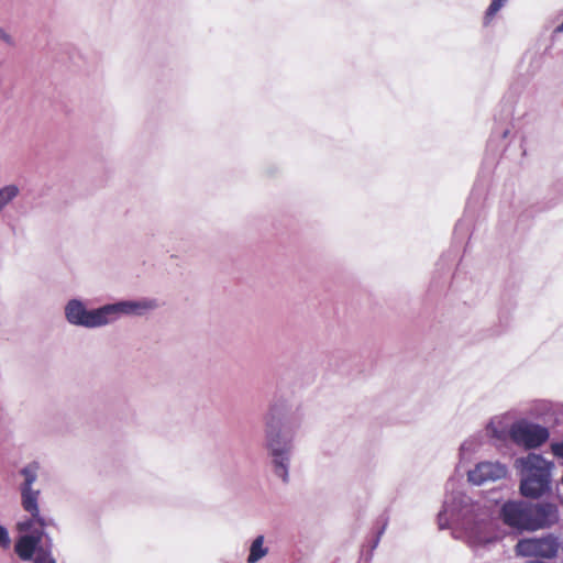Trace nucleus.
<instances>
[{"label": "nucleus", "instance_id": "obj_1", "mask_svg": "<svg viewBox=\"0 0 563 563\" xmlns=\"http://www.w3.org/2000/svg\"><path fill=\"white\" fill-rule=\"evenodd\" d=\"M494 514L487 501H474L464 493L454 492L446 496L438 522L440 529L451 522L457 525L471 547H482L497 539Z\"/></svg>", "mask_w": 563, "mask_h": 563}, {"label": "nucleus", "instance_id": "obj_2", "mask_svg": "<svg viewBox=\"0 0 563 563\" xmlns=\"http://www.w3.org/2000/svg\"><path fill=\"white\" fill-rule=\"evenodd\" d=\"M158 308L152 298L119 300L89 309L79 298L69 299L64 307L66 321L74 327L99 329L117 322L123 316L141 317Z\"/></svg>", "mask_w": 563, "mask_h": 563}, {"label": "nucleus", "instance_id": "obj_3", "mask_svg": "<svg viewBox=\"0 0 563 563\" xmlns=\"http://www.w3.org/2000/svg\"><path fill=\"white\" fill-rule=\"evenodd\" d=\"M300 422L292 417L273 420L266 430V448L271 457L274 474L283 483L289 481V470L295 450V437Z\"/></svg>", "mask_w": 563, "mask_h": 563}, {"label": "nucleus", "instance_id": "obj_4", "mask_svg": "<svg viewBox=\"0 0 563 563\" xmlns=\"http://www.w3.org/2000/svg\"><path fill=\"white\" fill-rule=\"evenodd\" d=\"M519 476V492L527 498H539L551 490L554 463L538 453H528L514 462Z\"/></svg>", "mask_w": 563, "mask_h": 563}, {"label": "nucleus", "instance_id": "obj_5", "mask_svg": "<svg viewBox=\"0 0 563 563\" xmlns=\"http://www.w3.org/2000/svg\"><path fill=\"white\" fill-rule=\"evenodd\" d=\"M499 515L505 525L519 531H534L558 521V508L553 504L510 500L503 505Z\"/></svg>", "mask_w": 563, "mask_h": 563}, {"label": "nucleus", "instance_id": "obj_6", "mask_svg": "<svg viewBox=\"0 0 563 563\" xmlns=\"http://www.w3.org/2000/svg\"><path fill=\"white\" fill-rule=\"evenodd\" d=\"M550 438L547 427L532 422L526 418L517 419L512 430L511 442L525 450H536L542 446Z\"/></svg>", "mask_w": 563, "mask_h": 563}, {"label": "nucleus", "instance_id": "obj_7", "mask_svg": "<svg viewBox=\"0 0 563 563\" xmlns=\"http://www.w3.org/2000/svg\"><path fill=\"white\" fill-rule=\"evenodd\" d=\"M38 473L40 464L37 462L25 464L16 473L21 506H26L33 510H35V505H38L41 496V488L36 486Z\"/></svg>", "mask_w": 563, "mask_h": 563}, {"label": "nucleus", "instance_id": "obj_8", "mask_svg": "<svg viewBox=\"0 0 563 563\" xmlns=\"http://www.w3.org/2000/svg\"><path fill=\"white\" fill-rule=\"evenodd\" d=\"M508 466L500 461H482L467 472L471 484L482 486L501 481L508 476Z\"/></svg>", "mask_w": 563, "mask_h": 563}, {"label": "nucleus", "instance_id": "obj_9", "mask_svg": "<svg viewBox=\"0 0 563 563\" xmlns=\"http://www.w3.org/2000/svg\"><path fill=\"white\" fill-rule=\"evenodd\" d=\"M560 543L551 534L543 538L522 539L516 545V552L520 556H540L545 559L554 558L559 551Z\"/></svg>", "mask_w": 563, "mask_h": 563}, {"label": "nucleus", "instance_id": "obj_10", "mask_svg": "<svg viewBox=\"0 0 563 563\" xmlns=\"http://www.w3.org/2000/svg\"><path fill=\"white\" fill-rule=\"evenodd\" d=\"M517 422L514 411H505L493 416L485 427L486 435L495 445L511 441L512 430Z\"/></svg>", "mask_w": 563, "mask_h": 563}, {"label": "nucleus", "instance_id": "obj_11", "mask_svg": "<svg viewBox=\"0 0 563 563\" xmlns=\"http://www.w3.org/2000/svg\"><path fill=\"white\" fill-rule=\"evenodd\" d=\"M48 536L43 530H36L33 533L21 534L14 544V551L22 561H31L38 549L43 547V539Z\"/></svg>", "mask_w": 563, "mask_h": 563}, {"label": "nucleus", "instance_id": "obj_12", "mask_svg": "<svg viewBox=\"0 0 563 563\" xmlns=\"http://www.w3.org/2000/svg\"><path fill=\"white\" fill-rule=\"evenodd\" d=\"M22 509L30 515V517L16 523V529L21 534L33 533L40 530L38 525H44L43 516L40 511V505H35V510L21 506Z\"/></svg>", "mask_w": 563, "mask_h": 563}, {"label": "nucleus", "instance_id": "obj_13", "mask_svg": "<svg viewBox=\"0 0 563 563\" xmlns=\"http://www.w3.org/2000/svg\"><path fill=\"white\" fill-rule=\"evenodd\" d=\"M31 561L33 563H57L53 555V539L49 536H46L43 547L38 549Z\"/></svg>", "mask_w": 563, "mask_h": 563}, {"label": "nucleus", "instance_id": "obj_14", "mask_svg": "<svg viewBox=\"0 0 563 563\" xmlns=\"http://www.w3.org/2000/svg\"><path fill=\"white\" fill-rule=\"evenodd\" d=\"M265 538L256 537L249 549V563H256L268 554V548L264 545Z\"/></svg>", "mask_w": 563, "mask_h": 563}, {"label": "nucleus", "instance_id": "obj_15", "mask_svg": "<svg viewBox=\"0 0 563 563\" xmlns=\"http://www.w3.org/2000/svg\"><path fill=\"white\" fill-rule=\"evenodd\" d=\"M482 445L479 435H471L465 439L460 446L461 459H468L478 451Z\"/></svg>", "mask_w": 563, "mask_h": 563}, {"label": "nucleus", "instance_id": "obj_16", "mask_svg": "<svg viewBox=\"0 0 563 563\" xmlns=\"http://www.w3.org/2000/svg\"><path fill=\"white\" fill-rule=\"evenodd\" d=\"M20 194V188L10 184L0 188V212H2Z\"/></svg>", "mask_w": 563, "mask_h": 563}, {"label": "nucleus", "instance_id": "obj_17", "mask_svg": "<svg viewBox=\"0 0 563 563\" xmlns=\"http://www.w3.org/2000/svg\"><path fill=\"white\" fill-rule=\"evenodd\" d=\"M508 0H493L485 14V24H488L495 14L505 5Z\"/></svg>", "mask_w": 563, "mask_h": 563}, {"label": "nucleus", "instance_id": "obj_18", "mask_svg": "<svg viewBox=\"0 0 563 563\" xmlns=\"http://www.w3.org/2000/svg\"><path fill=\"white\" fill-rule=\"evenodd\" d=\"M11 544V538L8 529L0 525V547L3 549H8Z\"/></svg>", "mask_w": 563, "mask_h": 563}, {"label": "nucleus", "instance_id": "obj_19", "mask_svg": "<svg viewBox=\"0 0 563 563\" xmlns=\"http://www.w3.org/2000/svg\"><path fill=\"white\" fill-rule=\"evenodd\" d=\"M0 41L5 43L9 46H15V41L12 35H10L1 25H0Z\"/></svg>", "mask_w": 563, "mask_h": 563}, {"label": "nucleus", "instance_id": "obj_20", "mask_svg": "<svg viewBox=\"0 0 563 563\" xmlns=\"http://www.w3.org/2000/svg\"><path fill=\"white\" fill-rule=\"evenodd\" d=\"M551 451L553 455L559 459H563V442H555L551 444Z\"/></svg>", "mask_w": 563, "mask_h": 563}, {"label": "nucleus", "instance_id": "obj_21", "mask_svg": "<svg viewBox=\"0 0 563 563\" xmlns=\"http://www.w3.org/2000/svg\"><path fill=\"white\" fill-rule=\"evenodd\" d=\"M43 521H44V525H38L40 530L45 531L46 527L55 526V521L52 518H46L43 516Z\"/></svg>", "mask_w": 563, "mask_h": 563}, {"label": "nucleus", "instance_id": "obj_22", "mask_svg": "<svg viewBox=\"0 0 563 563\" xmlns=\"http://www.w3.org/2000/svg\"><path fill=\"white\" fill-rule=\"evenodd\" d=\"M556 33H563V23L555 29Z\"/></svg>", "mask_w": 563, "mask_h": 563}]
</instances>
